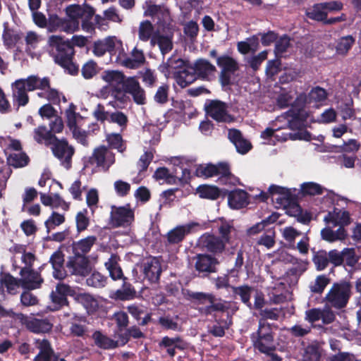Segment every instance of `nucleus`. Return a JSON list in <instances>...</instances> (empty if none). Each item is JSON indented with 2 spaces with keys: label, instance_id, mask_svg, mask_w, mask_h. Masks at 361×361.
Segmentation results:
<instances>
[{
  "label": "nucleus",
  "instance_id": "nucleus-1",
  "mask_svg": "<svg viewBox=\"0 0 361 361\" xmlns=\"http://www.w3.org/2000/svg\"><path fill=\"white\" fill-rule=\"evenodd\" d=\"M69 39L59 35H51L47 41L49 54L55 63L63 68L68 74L77 75L79 66L73 62L75 51Z\"/></svg>",
  "mask_w": 361,
  "mask_h": 361
},
{
  "label": "nucleus",
  "instance_id": "nucleus-2",
  "mask_svg": "<svg viewBox=\"0 0 361 361\" xmlns=\"http://www.w3.org/2000/svg\"><path fill=\"white\" fill-rule=\"evenodd\" d=\"M274 336L271 325L259 319L257 330L250 334L253 348L262 354L276 351Z\"/></svg>",
  "mask_w": 361,
  "mask_h": 361
},
{
  "label": "nucleus",
  "instance_id": "nucleus-3",
  "mask_svg": "<svg viewBox=\"0 0 361 361\" xmlns=\"http://www.w3.org/2000/svg\"><path fill=\"white\" fill-rule=\"evenodd\" d=\"M352 284L342 280L334 283L324 298L326 305L336 310L345 308L352 295Z\"/></svg>",
  "mask_w": 361,
  "mask_h": 361
},
{
  "label": "nucleus",
  "instance_id": "nucleus-4",
  "mask_svg": "<svg viewBox=\"0 0 361 361\" xmlns=\"http://www.w3.org/2000/svg\"><path fill=\"white\" fill-rule=\"evenodd\" d=\"M183 294L185 299L197 302L198 305H204L209 302V305L200 308V313L205 316L214 315V312L216 313L218 311L229 310V307L226 305L227 302H222L220 299L219 302H216V297L212 293L185 290Z\"/></svg>",
  "mask_w": 361,
  "mask_h": 361
},
{
  "label": "nucleus",
  "instance_id": "nucleus-5",
  "mask_svg": "<svg viewBox=\"0 0 361 361\" xmlns=\"http://www.w3.org/2000/svg\"><path fill=\"white\" fill-rule=\"evenodd\" d=\"M0 316L2 317L16 318L20 320L27 330L35 334L47 333L52 329V324L46 319H37L28 317L23 313H16L11 309L6 310L0 304Z\"/></svg>",
  "mask_w": 361,
  "mask_h": 361
},
{
  "label": "nucleus",
  "instance_id": "nucleus-6",
  "mask_svg": "<svg viewBox=\"0 0 361 361\" xmlns=\"http://www.w3.org/2000/svg\"><path fill=\"white\" fill-rule=\"evenodd\" d=\"M51 149L53 155L59 160L62 166L67 170L72 167V159L75 150L66 138L59 139L56 137L51 145Z\"/></svg>",
  "mask_w": 361,
  "mask_h": 361
},
{
  "label": "nucleus",
  "instance_id": "nucleus-7",
  "mask_svg": "<svg viewBox=\"0 0 361 361\" xmlns=\"http://www.w3.org/2000/svg\"><path fill=\"white\" fill-rule=\"evenodd\" d=\"M216 64L221 68L219 81L221 87H226L233 85L231 77L239 69L238 61L233 57L224 54L217 58Z\"/></svg>",
  "mask_w": 361,
  "mask_h": 361
},
{
  "label": "nucleus",
  "instance_id": "nucleus-8",
  "mask_svg": "<svg viewBox=\"0 0 361 361\" xmlns=\"http://www.w3.org/2000/svg\"><path fill=\"white\" fill-rule=\"evenodd\" d=\"M328 255L329 264H332L333 267H353L358 262V257L353 247H345L341 251L333 249L328 252Z\"/></svg>",
  "mask_w": 361,
  "mask_h": 361
},
{
  "label": "nucleus",
  "instance_id": "nucleus-9",
  "mask_svg": "<svg viewBox=\"0 0 361 361\" xmlns=\"http://www.w3.org/2000/svg\"><path fill=\"white\" fill-rule=\"evenodd\" d=\"M111 209L110 221L113 228L127 227L134 221L135 213L130 204L112 206Z\"/></svg>",
  "mask_w": 361,
  "mask_h": 361
},
{
  "label": "nucleus",
  "instance_id": "nucleus-10",
  "mask_svg": "<svg viewBox=\"0 0 361 361\" xmlns=\"http://www.w3.org/2000/svg\"><path fill=\"white\" fill-rule=\"evenodd\" d=\"M144 279L151 283H158L162 272L161 262L157 257L149 256L144 258L140 265Z\"/></svg>",
  "mask_w": 361,
  "mask_h": 361
},
{
  "label": "nucleus",
  "instance_id": "nucleus-11",
  "mask_svg": "<svg viewBox=\"0 0 361 361\" xmlns=\"http://www.w3.org/2000/svg\"><path fill=\"white\" fill-rule=\"evenodd\" d=\"M226 243L220 237L205 233L198 240L200 248L212 256L221 255L226 249Z\"/></svg>",
  "mask_w": 361,
  "mask_h": 361
},
{
  "label": "nucleus",
  "instance_id": "nucleus-12",
  "mask_svg": "<svg viewBox=\"0 0 361 361\" xmlns=\"http://www.w3.org/2000/svg\"><path fill=\"white\" fill-rule=\"evenodd\" d=\"M227 108V104L219 100H211L204 107L206 114L216 121L229 123L234 118L228 114Z\"/></svg>",
  "mask_w": 361,
  "mask_h": 361
},
{
  "label": "nucleus",
  "instance_id": "nucleus-13",
  "mask_svg": "<svg viewBox=\"0 0 361 361\" xmlns=\"http://www.w3.org/2000/svg\"><path fill=\"white\" fill-rule=\"evenodd\" d=\"M116 92H124L131 95L134 102L138 105L146 103L145 91L135 77H128L123 87H117Z\"/></svg>",
  "mask_w": 361,
  "mask_h": 361
},
{
  "label": "nucleus",
  "instance_id": "nucleus-14",
  "mask_svg": "<svg viewBox=\"0 0 361 361\" xmlns=\"http://www.w3.org/2000/svg\"><path fill=\"white\" fill-rule=\"evenodd\" d=\"M66 267L71 274L86 276L91 271L90 260L87 256L73 253V256L68 258Z\"/></svg>",
  "mask_w": 361,
  "mask_h": 361
},
{
  "label": "nucleus",
  "instance_id": "nucleus-15",
  "mask_svg": "<svg viewBox=\"0 0 361 361\" xmlns=\"http://www.w3.org/2000/svg\"><path fill=\"white\" fill-rule=\"evenodd\" d=\"M195 268L199 274L207 276L216 271V265L219 264V259L208 253L197 254L195 257Z\"/></svg>",
  "mask_w": 361,
  "mask_h": 361
},
{
  "label": "nucleus",
  "instance_id": "nucleus-16",
  "mask_svg": "<svg viewBox=\"0 0 361 361\" xmlns=\"http://www.w3.org/2000/svg\"><path fill=\"white\" fill-rule=\"evenodd\" d=\"M20 275L21 286L28 290L39 288L44 282L39 271H35L33 268H21Z\"/></svg>",
  "mask_w": 361,
  "mask_h": 361
},
{
  "label": "nucleus",
  "instance_id": "nucleus-17",
  "mask_svg": "<svg viewBox=\"0 0 361 361\" xmlns=\"http://www.w3.org/2000/svg\"><path fill=\"white\" fill-rule=\"evenodd\" d=\"M307 99L305 94L298 95L293 103L291 108L283 113L281 116L286 119L293 117L305 124L309 116L307 112L304 109Z\"/></svg>",
  "mask_w": 361,
  "mask_h": 361
},
{
  "label": "nucleus",
  "instance_id": "nucleus-18",
  "mask_svg": "<svg viewBox=\"0 0 361 361\" xmlns=\"http://www.w3.org/2000/svg\"><path fill=\"white\" fill-rule=\"evenodd\" d=\"M95 13L94 8L87 4L82 6L78 4H72L66 8V13L69 17L68 19L75 23L74 31L78 28V20L82 18L85 15L87 18L93 17Z\"/></svg>",
  "mask_w": 361,
  "mask_h": 361
},
{
  "label": "nucleus",
  "instance_id": "nucleus-19",
  "mask_svg": "<svg viewBox=\"0 0 361 361\" xmlns=\"http://www.w3.org/2000/svg\"><path fill=\"white\" fill-rule=\"evenodd\" d=\"M190 69L194 71L197 79L209 81L216 72V68L205 59H197Z\"/></svg>",
  "mask_w": 361,
  "mask_h": 361
},
{
  "label": "nucleus",
  "instance_id": "nucleus-20",
  "mask_svg": "<svg viewBox=\"0 0 361 361\" xmlns=\"http://www.w3.org/2000/svg\"><path fill=\"white\" fill-rule=\"evenodd\" d=\"M35 347L39 353L33 359V361H59V355L55 353L49 340L35 339Z\"/></svg>",
  "mask_w": 361,
  "mask_h": 361
},
{
  "label": "nucleus",
  "instance_id": "nucleus-21",
  "mask_svg": "<svg viewBox=\"0 0 361 361\" xmlns=\"http://www.w3.org/2000/svg\"><path fill=\"white\" fill-rule=\"evenodd\" d=\"M112 153L109 150L108 147L104 145H100L96 147L92 156L85 161V166H96L97 167L106 168L107 170L110 164H107V160Z\"/></svg>",
  "mask_w": 361,
  "mask_h": 361
},
{
  "label": "nucleus",
  "instance_id": "nucleus-22",
  "mask_svg": "<svg viewBox=\"0 0 361 361\" xmlns=\"http://www.w3.org/2000/svg\"><path fill=\"white\" fill-rule=\"evenodd\" d=\"M64 257L63 252L59 249L53 252L49 260L53 269V277L58 280H63L67 276L64 267Z\"/></svg>",
  "mask_w": 361,
  "mask_h": 361
},
{
  "label": "nucleus",
  "instance_id": "nucleus-23",
  "mask_svg": "<svg viewBox=\"0 0 361 361\" xmlns=\"http://www.w3.org/2000/svg\"><path fill=\"white\" fill-rule=\"evenodd\" d=\"M228 137L235 145L236 151L241 154H247L252 147L251 142L244 138L241 131L238 129H229Z\"/></svg>",
  "mask_w": 361,
  "mask_h": 361
},
{
  "label": "nucleus",
  "instance_id": "nucleus-24",
  "mask_svg": "<svg viewBox=\"0 0 361 361\" xmlns=\"http://www.w3.org/2000/svg\"><path fill=\"white\" fill-rule=\"evenodd\" d=\"M27 92L23 80H17L12 84L13 104H17V111L20 106H24L28 104L29 97L27 93Z\"/></svg>",
  "mask_w": 361,
  "mask_h": 361
},
{
  "label": "nucleus",
  "instance_id": "nucleus-25",
  "mask_svg": "<svg viewBox=\"0 0 361 361\" xmlns=\"http://www.w3.org/2000/svg\"><path fill=\"white\" fill-rule=\"evenodd\" d=\"M228 204L232 209H239L249 204L248 193L244 190L235 189L228 193Z\"/></svg>",
  "mask_w": 361,
  "mask_h": 361
},
{
  "label": "nucleus",
  "instance_id": "nucleus-26",
  "mask_svg": "<svg viewBox=\"0 0 361 361\" xmlns=\"http://www.w3.org/2000/svg\"><path fill=\"white\" fill-rule=\"evenodd\" d=\"M198 225V223L192 222L185 226H176L167 233L168 243L169 244H178L182 242L185 235L190 233L191 229Z\"/></svg>",
  "mask_w": 361,
  "mask_h": 361
},
{
  "label": "nucleus",
  "instance_id": "nucleus-27",
  "mask_svg": "<svg viewBox=\"0 0 361 361\" xmlns=\"http://www.w3.org/2000/svg\"><path fill=\"white\" fill-rule=\"evenodd\" d=\"M20 286V279L15 278L8 272H0V293H4L6 288L8 293L15 295Z\"/></svg>",
  "mask_w": 361,
  "mask_h": 361
},
{
  "label": "nucleus",
  "instance_id": "nucleus-28",
  "mask_svg": "<svg viewBox=\"0 0 361 361\" xmlns=\"http://www.w3.org/2000/svg\"><path fill=\"white\" fill-rule=\"evenodd\" d=\"M122 287L120 289L114 291L111 298L116 300L126 301L133 300L136 297V290L133 285L128 281V278L124 277L122 279Z\"/></svg>",
  "mask_w": 361,
  "mask_h": 361
},
{
  "label": "nucleus",
  "instance_id": "nucleus-29",
  "mask_svg": "<svg viewBox=\"0 0 361 361\" xmlns=\"http://www.w3.org/2000/svg\"><path fill=\"white\" fill-rule=\"evenodd\" d=\"M101 78L104 81L113 86L115 92H116L117 87H123L127 80V77L123 72L114 70L104 71Z\"/></svg>",
  "mask_w": 361,
  "mask_h": 361
},
{
  "label": "nucleus",
  "instance_id": "nucleus-30",
  "mask_svg": "<svg viewBox=\"0 0 361 361\" xmlns=\"http://www.w3.org/2000/svg\"><path fill=\"white\" fill-rule=\"evenodd\" d=\"M173 32H170V33L166 35L156 32L153 35L151 39V43L153 44H157L159 47L161 53L163 55H165L173 49Z\"/></svg>",
  "mask_w": 361,
  "mask_h": 361
},
{
  "label": "nucleus",
  "instance_id": "nucleus-31",
  "mask_svg": "<svg viewBox=\"0 0 361 361\" xmlns=\"http://www.w3.org/2000/svg\"><path fill=\"white\" fill-rule=\"evenodd\" d=\"M192 66L188 65L183 70H179L173 73V78L176 83L184 88L192 84L197 80L194 71L190 69Z\"/></svg>",
  "mask_w": 361,
  "mask_h": 361
},
{
  "label": "nucleus",
  "instance_id": "nucleus-32",
  "mask_svg": "<svg viewBox=\"0 0 361 361\" xmlns=\"http://www.w3.org/2000/svg\"><path fill=\"white\" fill-rule=\"evenodd\" d=\"M231 289L235 298H238V297L240 301L249 309H252V304L250 302V298L254 290L253 287L247 284H244L239 286H233L231 287Z\"/></svg>",
  "mask_w": 361,
  "mask_h": 361
},
{
  "label": "nucleus",
  "instance_id": "nucleus-33",
  "mask_svg": "<svg viewBox=\"0 0 361 361\" xmlns=\"http://www.w3.org/2000/svg\"><path fill=\"white\" fill-rule=\"evenodd\" d=\"M286 214L290 216L297 219V221L303 224H309L311 221L312 216L308 212L303 213V210L298 201L286 205Z\"/></svg>",
  "mask_w": 361,
  "mask_h": 361
},
{
  "label": "nucleus",
  "instance_id": "nucleus-34",
  "mask_svg": "<svg viewBox=\"0 0 361 361\" xmlns=\"http://www.w3.org/2000/svg\"><path fill=\"white\" fill-rule=\"evenodd\" d=\"M146 14L151 16L154 20L157 19V23L159 26L164 25L170 19V13L168 9L159 5H150L146 11Z\"/></svg>",
  "mask_w": 361,
  "mask_h": 361
},
{
  "label": "nucleus",
  "instance_id": "nucleus-35",
  "mask_svg": "<svg viewBox=\"0 0 361 361\" xmlns=\"http://www.w3.org/2000/svg\"><path fill=\"white\" fill-rule=\"evenodd\" d=\"M96 242L97 237L94 235H89L77 242H73L72 244L73 252L86 256Z\"/></svg>",
  "mask_w": 361,
  "mask_h": 361
},
{
  "label": "nucleus",
  "instance_id": "nucleus-36",
  "mask_svg": "<svg viewBox=\"0 0 361 361\" xmlns=\"http://www.w3.org/2000/svg\"><path fill=\"white\" fill-rule=\"evenodd\" d=\"M92 338L95 345L101 349L111 350L118 347L117 341L104 334L101 331H95L92 334Z\"/></svg>",
  "mask_w": 361,
  "mask_h": 361
},
{
  "label": "nucleus",
  "instance_id": "nucleus-37",
  "mask_svg": "<svg viewBox=\"0 0 361 361\" xmlns=\"http://www.w3.org/2000/svg\"><path fill=\"white\" fill-rule=\"evenodd\" d=\"M355 44V38L350 35L341 37L336 41L335 51L338 56H346L353 45Z\"/></svg>",
  "mask_w": 361,
  "mask_h": 361
},
{
  "label": "nucleus",
  "instance_id": "nucleus-38",
  "mask_svg": "<svg viewBox=\"0 0 361 361\" xmlns=\"http://www.w3.org/2000/svg\"><path fill=\"white\" fill-rule=\"evenodd\" d=\"M118 260L119 257L116 254H112L108 261L105 262V267L109 272L110 277L114 281L120 280L125 277L118 264Z\"/></svg>",
  "mask_w": 361,
  "mask_h": 361
},
{
  "label": "nucleus",
  "instance_id": "nucleus-39",
  "mask_svg": "<svg viewBox=\"0 0 361 361\" xmlns=\"http://www.w3.org/2000/svg\"><path fill=\"white\" fill-rule=\"evenodd\" d=\"M33 139L38 144H44L47 147H49L51 146L54 140L56 139V136L52 135V134L49 132L47 127L42 125L34 129Z\"/></svg>",
  "mask_w": 361,
  "mask_h": 361
},
{
  "label": "nucleus",
  "instance_id": "nucleus-40",
  "mask_svg": "<svg viewBox=\"0 0 361 361\" xmlns=\"http://www.w3.org/2000/svg\"><path fill=\"white\" fill-rule=\"evenodd\" d=\"M49 25L50 27L54 29H59L67 33L74 32V26L75 23L66 18H59L58 16H51L49 19Z\"/></svg>",
  "mask_w": 361,
  "mask_h": 361
},
{
  "label": "nucleus",
  "instance_id": "nucleus-41",
  "mask_svg": "<svg viewBox=\"0 0 361 361\" xmlns=\"http://www.w3.org/2000/svg\"><path fill=\"white\" fill-rule=\"evenodd\" d=\"M197 193L202 199L217 200L221 195V190L216 185H200L197 188Z\"/></svg>",
  "mask_w": 361,
  "mask_h": 361
},
{
  "label": "nucleus",
  "instance_id": "nucleus-42",
  "mask_svg": "<svg viewBox=\"0 0 361 361\" xmlns=\"http://www.w3.org/2000/svg\"><path fill=\"white\" fill-rule=\"evenodd\" d=\"M312 262L315 265L316 269L317 271L324 270L329 264L328 252L324 250L315 251L314 249L312 250Z\"/></svg>",
  "mask_w": 361,
  "mask_h": 361
},
{
  "label": "nucleus",
  "instance_id": "nucleus-43",
  "mask_svg": "<svg viewBox=\"0 0 361 361\" xmlns=\"http://www.w3.org/2000/svg\"><path fill=\"white\" fill-rule=\"evenodd\" d=\"M7 161L10 166L14 168H21L29 164L30 158L25 152H15L9 154L7 158Z\"/></svg>",
  "mask_w": 361,
  "mask_h": 361
},
{
  "label": "nucleus",
  "instance_id": "nucleus-44",
  "mask_svg": "<svg viewBox=\"0 0 361 361\" xmlns=\"http://www.w3.org/2000/svg\"><path fill=\"white\" fill-rule=\"evenodd\" d=\"M306 15L311 20L324 23L327 17V12L325 11L322 3H318L314 4L313 6L306 12Z\"/></svg>",
  "mask_w": 361,
  "mask_h": 361
},
{
  "label": "nucleus",
  "instance_id": "nucleus-45",
  "mask_svg": "<svg viewBox=\"0 0 361 361\" xmlns=\"http://www.w3.org/2000/svg\"><path fill=\"white\" fill-rule=\"evenodd\" d=\"M189 65L188 61H185L181 58H178L176 56H171L168 59L164 67L163 68L162 72L171 73L173 71H177L179 70H183L185 67Z\"/></svg>",
  "mask_w": 361,
  "mask_h": 361
},
{
  "label": "nucleus",
  "instance_id": "nucleus-46",
  "mask_svg": "<svg viewBox=\"0 0 361 361\" xmlns=\"http://www.w3.org/2000/svg\"><path fill=\"white\" fill-rule=\"evenodd\" d=\"M290 37L284 34L275 42L274 54L276 58H281L283 53L286 52L290 47Z\"/></svg>",
  "mask_w": 361,
  "mask_h": 361
},
{
  "label": "nucleus",
  "instance_id": "nucleus-47",
  "mask_svg": "<svg viewBox=\"0 0 361 361\" xmlns=\"http://www.w3.org/2000/svg\"><path fill=\"white\" fill-rule=\"evenodd\" d=\"M195 176L199 178H208L216 176V165L213 164H199L196 166Z\"/></svg>",
  "mask_w": 361,
  "mask_h": 361
},
{
  "label": "nucleus",
  "instance_id": "nucleus-48",
  "mask_svg": "<svg viewBox=\"0 0 361 361\" xmlns=\"http://www.w3.org/2000/svg\"><path fill=\"white\" fill-rule=\"evenodd\" d=\"M75 111L76 106L71 103L65 111L66 124L71 131L75 130V129L78 128L77 125V118L80 117V115Z\"/></svg>",
  "mask_w": 361,
  "mask_h": 361
},
{
  "label": "nucleus",
  "instance_id": "nucleus-49",
  "mask_svg": "<svg viewBox=\"0 0 361 361\" xmlns=\"http://www.w3.org/2000/svg\"><path fill=\"white\" fill-rule=\"evenodd\" d=\"M66 218L63 214H61L56 212H53L51 216L45 221L44 226L47 232L49 233L51 230L54 229L65 222Z\"/></svg>",
  "mask_w": 361,
  "mask_h": 361
},
{
  "label": "nucleus",
  "instance_id": "nucleus-50",
  "mask_svg": "<svg viewBox=\"0 0 361 361\" xmlns=\"http://www.w3.org/2000/svg\"><path fill=\"white\" fill-rule=\"evenodd\" d=\"M154 27L149 20H144L140 23L139 27V39L143 42L148 41L152 37Z\"/></svg>",
  "mask_w": 361,
  "mask_h": 361
},
{
  "label": "nucleus",
  "instance_id": "nucleus-51",
  "mask_svg": "<svg viewBox=\"0 0 361 361\" xmlns=\"http://www.w3.org/2000/svg\"><path fill=\"white\" fill-rule=\"evenodd\" d=\"M214 318L216 324H220L227 329H229L233 324L232 315L230 314L228 310L218 311L216 313L214 314Z\"/></svg>",
  "mask_w": 361,
  "mask_h": 361
},
{
  "label": "nucleus",
  "instance_id": "nucleus-52",
  "mask_svg": "<svg viewBox=\"0 0 361 361\" xmlns=\"http://www.w3.org/2000/svg\"><path fill=\"white\" fill-rule=\"evenodd\" d=\"M98 65L93 60H89L82 67L81 74L86 80L92 79L98 73Z\"/></svg>",
  "mask_w": 361,
  "mask_h": 361
},
{
  "label": "nucleus",
  "instance_id": "nucleus-53",
  "mask_svg": "<svg viewBox=\"0 0 361 361\" xmlns=\"http://www.w3.org/2000/svg\"><path fill=\"white\" fill-rule=\"evenodd\" d=\"M301 192L304 195H322L324 192V189L318 183L308 182L302 184Z\"/></svg>",
  "mask_w": 361,
  "mask_h": 361
},
{
  "label": "nucleus",
  "instance_id": "nucleus-54",
  "mask_svg": "<svg viewBox=\"0 0 361 361\" xmlns=\"http://www.w3.org/2000/svg\"><path fill=\"white\" fill-rule=\"evenodd\" d=\"M87 210L84 209L82 211L78 212L75 216L76 228L78 233L85 231L90 225V219L87 216Z\"/></svg>",
  "mask_w": 361,
  "mask_h": 361
},
{
  "label": "nucleus",
  "instance_id": "nucleus-55",
  "mask_svg": "<svg viewBox=\"0 0 361 361\" xmlns=\"http://www.w3.org/2000/svg\"><path fill=\"white\" fill-rule=\"evenodd\" d=\"M106 141L109 147L112 149H116L119 152H123L125 149L123 140L121 134L111 133L106 136Z\"/></svg>",
  "mask_w": 361,
  "mask_h": 361
},
{
  "label": "nucleus",
  "instance_id": "nucleus-56",
  "mask_svg": "<svg viewBox=\"0 0 361 361\" xmlns=\"http://www.w3.org/2000/svg\"><path fill=\"white\" fill-rule=\"evenodd\" d=\"M329 283V278L325 275H319L315 279L314 283L310 286V290L314 293L321 294Z\"/></svg>",
  "mask_w": 361,
  "mask_h": 361
},
{
  "label": "nucleus",
  "instance_id": "nucleus-57",
  "mask_svg": "<svg viewBox=\"0 0 361 361\" xmlns=\"http://www.w3.org/2000/svg\"><path fill=\"white\" fill-rule=\"evenodd\" d=\"M109 122L116 123L122 129H125L128 123V118L123 112L116 111L109 114Z\"/></svg>",
  "mask_w": 361,
  "mask_h": 361
},
{
  "label": "nucleus",
  "instance_id": "nucleus-58",
  "mask_svg": "<svg viewBox=\"0 0 361 361\" xmlns=\"http://www.w3.org/2000/svg\"><path fill=\"white\" fill-rule=\"evenodd\" d=\"M307 97H308L310 102H323L327 98V92L325 89L317 86L310 91Z\"/></svg>",
  "mask_w": 361,
  "mask_h": 361
},
{
  "label": "nucleus",
  "instance_id": "nucleus-59",
  "mask_svg": "<svg viewBox=\"0 0 361 361\" xmlns=\"http://www.w3.org/2000/svg\"><path fill=\"white\" fill-rule=\"evenodd\" d=\"M321 353L317 345L307 346L303 355V361H320Z\"/></svg>",
  "mask_w": 361,
  "mask_h": 361
},
{
  "label": "nucleus",
  "instance_id": "nucleus-60",
  "mask_svg": "<svg viewBox=\"0 0 361 361\" xmlns=\"http://www.w3.org/2000/svg\"><path fill=\"white\" fill-rule=\"evenodd\" d=\"M183 32L191 41H195L199 32L197 23L194 20L188 22L183 27Z\"/></svg>",
  "mask_w": 361,
  "mask_h": 361
},
{
  "label": "nucleus",
  "instance_id": "nucleus-61",
  "mask_svg": "<svg viewBox=\"0 0 361 361\" xmlns=\"http://www.w3.org/2000/svg\"><path fill=\"white\" fill-rule=\"evenodd\" d=\"M281 71V58H276L273 60H269L267 62L266 68V73L269 77H273L277 75Z\"/></svg>",
  "mask_w": 361,
  "mask_h": 361
},
{
  "label": "nucleus",
  "instance_id": "nucleus-62",
  "mask_svg": "<svg viewBox=\"0 0 361 361\" xmlns=\"http://www.w3.org/2000/svg\"><path fill=\"white\" fill-rule=\"evenodd\" d=\"M87 284L95 288L104 287L106 283V277L99 272H94L87 279Z\"/></svg>",
  "mask_w": 361,
  "mask_h": 361
},
{
  "label": "nucleus",
  "instance_id": "nucleus-63",
  "mask_svg": "<svg viewBox=\"0 0 361 361\" xmlns=\"http://www.w3.org/2000/svg\"><path fill=\"white\" fill-rule=\"evenodd\" d=\"M70 334L73 336L84 337L87 332V326L85 324H82L75 322L70 323Z\"/></svg>",
  "mask_w": 361,
  "mask_h": 361
},
{
  "label": "nucleus",
  "instance_id": "nucleus-64",
  "mask_svg": "<svg viewBox=\"0 0 361 361\" xmlns=\"http://www.w3.org/2000/svg\"><path fill=\"white\" fill-rule=\"evenodd\" d=\"M311 330L312 329L310 326H307L303 327L300 324H295L292 327L289 328L288 331L293 337L302 338L309 334L311 332Z\"/></svg>",
  "mask_w": 361,
  "mask_h": 361
}]
</instances>
